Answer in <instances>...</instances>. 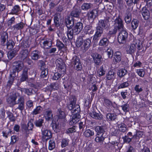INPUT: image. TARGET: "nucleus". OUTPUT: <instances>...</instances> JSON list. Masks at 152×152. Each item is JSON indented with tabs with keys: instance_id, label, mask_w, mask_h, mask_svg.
I'll list each match as a JSON object with an SVG mask.
<instances>
[{
	"instance_id": "nucleus-1",
	"label": "nucleus",
	"mask_w": 152,
	"mask_h": 152,
	"mask_svg": "<svg viewBox=\"0 0 152 152\" xmlns=\"http://www.w3.org/2000/svg\"><path fill=\"white\" fill-rule=\"evenodd\" d=\"M70 103L67 105L68 108L71 112L73 115L72 118L71 117L69 121V124L70 126H72L76 124L80 120L81 118L80 115V105L76 104L77 100L75 96L70 98Z\"/></svg>"
},
{
	"instance_id": "nucleus-2",
	"label": "nucleus",
	"mask_w": 152,
	"mask_h": 152,
	"mask_svg": "<svg viewBox=\"0 0 152 152\" xmlns=\"http://www.w3.org/2000/svg\"><path fill=\"white\" fill-rule=\"evenodd\" d=\"M56 115L57 118H54L51 124L52 129L56 133L59 132L60 128L59 125L61 124V121H62L66 117V115L64 111L60 108L58 109Z\"/></svg>"
},
{
	"instance_id": "nucleus-3",
	"label": "nucleus",
	"mask_w": 152,
	"mask_h": 152,
	"mask_svg": "<svg viewBox=\"0 0 152 152\" xmlns=\"http://www.w3.org/2000/svg\"><path fill=\"white\" fill-rule=\"evenodd\" d=\"M83 28V25L81 22H77L75 24L72 28H69L67 33L69 38H72L73 34H77L79 33Z\"/></svg>"
},
{
	"instance_id": "nucleus-4",
	"label": "nucleus",
	"mask_w": 152,
	"mask_h": 152,
	"mask_svg": "<svg viewBox=\"0 0 152 152\" xmlns=\"http://www.w3.org/2000/svg\"><path fill=\"white\" fill-rule=\"evenodd\" d=\"M56 66L58 68L57 72L62 74H64L66 72V66L64 61L61 58H58L56 61Z\"/></svg>"
},
{
	"instance_id": "nucleus-5",
	"label": "nucleus",
	"mask_w": 152,
	"mask_h": 152,
	"mask_svg": "<svg viewBox=\"0 0 152 152\" xmlns=\"http://www.w3.org/2000/svg\"><path fill=\"white\" fill-rule=\"evenodd\" d=\"M128 37V33L126 30L123 29L121 30L118 37V41L121 44H124L126 42Z\"/></svg>"
},
{
	"instance_id": "nucleus-6",
	"label": "nucleus",
	"mask_w": 152,
	"mask_h": 152,
	"mask_svg": "<svg viewBox=\"0 0 152 152\" xmlns=\"http://www.w3.org/2000/svg\"><path fill=\"white\" fill-rule=\"evenodd\" d=\"M39 66L41 71L40 76L41 78H44L46 77L48 74V69L46 68V65L45 63L43 61H39Z\"/></svg>"
},
{
	"instance_id": "nucleus-7",
	"label": "nucleus",
	"mask_w": 152,
	"mask_h": 152,
	"mask_svg": "<svg viewBox=\"0 0 152 152\" xmlns=\"http://www.w3.org/2000/svg\"><path fill=\"white\" fill-rule=\"evenodd\" d=\"M14 63L16 64L15 68L12 69L10 73L16 76V72L18 73L22 69L24 66V64L22 62L19 61H15Z\"/></svg>"
},
{
	"instance_id": "nucleus-8",
	"label": "nucleus",
	"mask_w": 152,
	"mask_h": 152,
	"mask_svg": "<svg viewBox=\"0 0 152 152\" xmlns=\"http://www.w3.org/2000/svg\"><path fill=\"white\" fill-rule=\"evenodd\" d=\"M42 140L44 142L47 141L52 137V136L51 131L48 129H45L42 131Z\"/></svg>"
},
{
	"instance_id": "nucleus-9",
	"label": "nucleus",
	"mask_w": 152,
	"mask_h": 152,
	"mask_svg": "<svg viewBox=\"0 0 152 152\" xmlns=\"http://www.w3.org/2000/svg\"><path fill=\"white\" fill-rule=\"evenodd\" d=\"M29 69V68L26 66L24 67L23 69L20 79V81L21 82H24L28 79V71Z\"/></svg>"
},
{
	"instance_id": "nucleus-10",
	"label": "nucleus",
	"mask_w": 152,
	"mask_h": 152,
	"mask_svg": "<svg viewBox=\"0 0 152 152\" xmlns=\"http://www.w3.org/2000/svg\"><path fill=\"white\" fill-rule=\"evenodd\" d=\"M74 69L77 71H81L82 69L81 62L79 58H75L74 61Z\"/></svg>"
},
{
	"instance_id": "nucleus-11",
	"label": "nucleus",
	"mask_w": 152,
	"mask_h": 152,
	"mask_svg": "<svg viewBox=\"0 0 152 152\" xmlns=\"http://www.w3.org/2000/svg\"><path fill=\"white\" fill-rule=\"evenodd\" d=\"M24 99L23 96H20L18 98L17 102H16V104H18L17 109L21 111L24 109Z\"/></svg>"
},
{
	"instance_id": "nucleus-12",
	"label": "nucleus",
	"mask_w": 152,
	"mask_h": 152,
	"mask_svg": "<svg viewBox=\"0 0 152 152\" xmlns=\"http://www.w3.org/2000/svg\"><path fill=\"white\" fill-rule=\"evenodd\" d=\"M133 135L131 132H129L126 135L123 137V141L124 143H129L132 140L134 141V138H132Z\"/></svg>"
},
{
	"instance_id": "nucleus-13",
	"label": "nucleus",
	"mask_w": 152,
	"mask_h": 152,
	"mask_svg": "<svg viewBox=\"0 0 152 152\" xmlns=\"http://www.w3.org/2000/svg\"><path fill=\"white\" fill-rule=\"evenodd\" d=\"M114 24V26L117 27L119 30L124 29L122 21L119 17L115 19Z\"/></svg>"
},
{
	"instance_id": "nucleus-14",
	"label": "nucleus",
	"mask_w": 152,
	"mask_h": 152,
	"mask_svg": "<svg viewBox=\"0 0 152 152\" xmlns=\"http://www.w3.org/2000/svg\"><path fill=\"white\" fill-rule=\"evenodd\" d=\"M17 98L16 95L10 96L7 99V103L10 106H13L16 104V100Z\"/></svg>"
},
{
	"instance_id": "nucleus-15",
	"label": "nucleus",
	"mask_w": 152,
	"mask_h": 152,
	"mask_svg": "<svg viewBox=\"0 0 152 152\" xmlns=\"http://www.w3.org/2000/svg\"><path fill=\"white\" fill-rule=\"evenodd\" d=\"M96 134L104 135L105 132V127L104 126H97L95 128Z\"/></svg>"
},
{
	"instance_id": "nucleus-16",
	"label": "nucleus",
	"mask_w": 152,
	"mask_h": 152,
	"mask_svg": "<svg viewBox=\"0 0 152 152\" xmlns=\"http://www.w3.org/2000/svg\"><path fill=\"white\" fill-rule=\"evenodd\" d=\"M106 117L108 122L113 121L115 120L117 117V115L114 113H108L106 114Z\"/></svg>"
},
{
	"instance_id": "nucleus-17",
	"label": "nucleus",
	"mask_w": 152,
	"mask_h": 152,
	"mask_svg": "<svg viewBox=\"0 0 152 152\" xmlns=\"http://www.w3.org/2000/svg\"><path fill=\"white\" fill-rule=\"evenodd\" d=\"M103 104L107 109L108 111H112V109L110 108L112 104V102L109 99L104 98L103 99Z\"/></svg>"
},
{
	"instance_id": "nucleus-18",
	"label": "nucleus",
	"mask_w": 152,
	"mask_h": 152,
	"mask_svg": "<svg viewBox=\"0 0 152 152\" xmlns=\"http://www.w3.org/2000/svg\"><path fill=\"white\" fill-rule=\"evenodd\" d=\"M108 26V23L107 21L105 20H100L98 23V25L97 27L101 28L103 30L104 28H107Z\"/></svg>"
},
{
	"instance_id": "nucleus-19",
	"label": "nucleus",
	"mask_w": 152,
	"mask_h": 152,
	"mask_svg": "<svg viewBox=\"0 0 152 152\" xmlns=\"http://www.w3.org/2000/svg\"><path fill=\"white\" fill-rule=\"evenodd\" d=\"M15 77V75H13L12 74L10 73V76L8 78V80L7 84V88H11L13 83L14 79Z\"/></svg>"
},
{
	"instance_id": "nucleus-20",
	"label": "nucleus",
	"mask_w": 152,
	"mask_h": 152,
	"mask_svg": "<svg viewBox=\"0 0 152 152\" xmlns=\"http://www.w3.org/2000/svg\"><path fill=\"white\" fill-rule=\"evenodd\" d=\"M70 140L66 138H63L61 140V146L62 148H64L69 145Z\"/></svg>"
},
{
	"instance_id": "nucleus-21",
	"label": "nucleus",
	"mask_w": 152,
	"mask_h": 152,
	"mask_svg": "<svg viewBox=\"0 0 152 152\" xmlns=\"http://www.w3.org/2000/svg\"><path fill=\"white\" fill-rule=\"evenodd\" d=\"M8 34L7 33L4 32L1 34L0 38V43L2 45H5V42L8 39Z\"/></svg>"
},
{
	"instance_id": "nucleus-22",
	"label": "nucleus",
	"mask_w": 152,
	"mask_h": 152,
	"mask_svg": "<svg viewBox=\"0 0 152 152\" xmlns=\"http://www.w3.org/2000/svg\"><path fill=\"white\" fill-rule=\"evenodd\" d=\"M95 138V141L99 143H103L105 137L104 135L96 134Z\"/></svg>"
},
{
	"instance_id": "nucleus-23",
	"label": "nucleus",
	"mask_w": 152,
	"mask_h": 152,
	"mask_svg": "<svg viewBox=\"0 0 152 152\" xmlns=\"http://www.w3.org/2000/svg\"><path fill=\"white\" fill-rule=\"evenodd\" d=\"M141 13L143 18L145 20L148 19L150 17L149 12L145 7H143L142 9Z\"/></svg>"
},
{
	"instance_id": "nucleus-24",
	"label": "nucleus",
	"mask_w": 152,
	"mask_h": 152,
	"mask_svg": "<svg viewBox=\"0 0 152 152\" xmlns=\"http://www.w3.org/2000/svg\"><path fill=\"white\" fill-rule=\"evenodd\" d=\"M129 86V83L128 80L125 82H124L122 80L121 82L119 83L117 87L118 89H123L128 88Z\"/></svg>"
},
{
	"instance_id": "nucleus-25",
	"label": "nucleus",
	"mask_w": 152,
	"mask_h": 152,
	"mask_svg": "<svg viewBox=\"0 0 152 152\" xmlns=\"http://www.w3.org/2000/svg\"><path fill=\"white\" fill-rule=\"evenodd\" d=\"M6 114L7 117L9 118L10 122H14L16 120V117L14 116L13 114L10 111H7Z\"/></svg>"
},
{
	"instance_id": "nucleus-26",
	"label": "nucleus",
	"mask_w": 152,
	"mask_h": 152,
	"mask_svg": "<svg viewBox=\"0 0 152 152\" xmlns=\"http://www.w3.org/2000/svg\"><path fill=\"white\" fill-rule=\"evenodd\" d=\"M103 30L102 29L97 27L96 30L94 35L93 39L96 40L98 38L100 37L103 33Z\"/></svg>"
},
{
	"instance_id": "nucleus-27",
	"label": "nucleus",
	"mask_w": 152,
	"mask_h": 152,
	"mask_svg": "<svg viewBox=\"0 0 152 152\" xmlns=\"http://www.w3.org/2000/svg\"><path fill=\"white\" fill-rule=\"evenodd\" d=\"M136 47V46L134 44V42L133 43L131 44L127 49V53L130 54H132L135 51Z\"/></svg>"
},
{
	"instance_id": "nucleus-28",
	"label": "nucleus",
	"mask_w": 152,
	"mask_h": 152,
	"mask_svg": "<svg viewBox=\"0 0 152 152\" xmlns=\"http://www.w3.org/2000/svg\"><path fill=\"white\" fill-rule=\"evenodd\" d=\"M21 129L23 132L25 134L26 137L28 136L29 133L28 132L29 130L28 128L27 125L26 124H23L21 125Z\"/></svg>"
},
{
	"instance_id": "nucleus-29",
	"label": "nucleus",
	"mask_w": 152,
	"mask_h": 152,
	"mask_svg": "<svg viewBox=\"0 0 152 152\" xmlns=\"http://www.w3.org/2000/svg\"><path fill=\"white\" fill-rule=\"evenodd\" d=\"M42 108L41 106H37L32 111L31 114L33 115H36L40 114L42 112Z\"/></svg>"
},
{
	"instance_id": "nucleus-30",
	"label": "nucleus",
	"mask_w": 152,
	"mask_h": 152,
	"mask_svg": "<svg viewBox=\"0 0 152 152\" xmlns=\"http://www.w3.org/2000/svg\"><path fill=\"white\" fill-rule=\"evenodd\" d=\"M44 123V119L40 118L35 121L34 124L36 127L41 128L43 126Z\"/></svg>"
},
{
	"instance_id": "nucleus-31",
	"label": "nucleus",
	"mask_w": 152,
	"mask_h": 152,
	"mask_svg": "<svg viewBox=\"0 0 152 152\" xmlns=\"http://www.w3.org/2000/svg\"><path fill=\"white\" fill-rule=\"evenodd\" d=\"M142 133L141 131L136 130L134 134L133 135L132 138H134V141L136 142L142 136Z\"/></svg>"
},
{
	"instance_id": "nucleus-32",
	"label": "nucleus",
	"mask_w": 152,
	"mask_h": 152,
	"mask_svg": "<svg viewBox=\"0 0 152 152\" xmlns=\"http://www.w3.org/2000/svg\"><path fill=\"white\" fill-rule=\"evenodd\" d=\"M50 91L57 90L58 88V84L57 82L51 83L50 86Z\"/></svg>"
},
{
	"instance_id": "nucleus-33",
	"label": "nucleus",
	"mask_w": 152,
	"mask_h": 152,
	"mask_svg": "<svg viewBox=\"0 0 152 152\" xmlns=\"http://www.w3.org/2000/svg\"><path fill=\"white\" fill-rule=\"evenodd\" d=\"M127 73V71L126 69H121L118 70L117 75L121 78L125 75Z\"/></svg>"
},
{
	"instance_id": "nucleus-34",
	"label": "nucleus",
	"mask_w": 152,
	"mask_h": 152,
	"mask_svg": "<svg viewBox=\"0 0 152 152\" xmlns=\"http://www.w3.org/2000/svg\"><path fill=\"white\" fill-rule=\"evenodd\" d=\"M83 134L85 137H88L94 135V132L93 130L88 129L84 131Z\"/></svg>"
},
{
	"instance_id": "nucleus-35",
	"label": "nucleus",
	"mask_w": 152,
	"mask_h": 152,
	"mask_svg": "<svg viewBox=\"0 0 152 152\" xmlns=\"http://www.w3.org/2000/svg\"><path fill=\"white\" fill-rule=\"evenodd\" d=\"M115 73L113 71L110 70L107 74L106 78L108 80H114L115 78Z\"/></svg>"
},
{
	"instance_id": "nucleus-36",
	"label": "nucleus",
	"mask_w": 152,
	"mask_h": 152,
	"mask_svg": "<svg viewBox=\"0 0 152 152\" xmlns=\"http://www.w3.org/2000/svg\"><path fill=\"white\" fill-rule=\"evenodd\" d=\"M119 143L116 141H112L111 142H109L108 144V148L111 149H113L116 148V146H117L118 148V145Z\"/></svg>"
},
{
	"instance_id": "nucleus-37",
	"label": "nucleus",
	"mask_w": 152,
	"mask_h": 152,
	"mask_svg": "<svg viewBox=\"0 0 152 152\" xmlns=\"http://www.w3.org/2000/svg\"><path fill=\"white\" fill-rule=\"evenodd\" d=\"M80 12L81 10L80 9H76L72 11L71 13V15L73 17L78 18L79 16Z\"/></svg>"
},
{
	"instance_id": "nucleus-38",
	"label": "nucleus",
	"mask_w": 152,
	"mask_h": 152,
	"mask_svg": "<svg viewBox=\"0 0 152 152\" xmlns=\"http://www.w3.org/2000/svg\"><path fill=\"white\" fill-rule=\"evenodd\" d=\"M94 32V31L92 28V27L89 25L86 26L84 28V32L86 34H92Z\"/></svg>"
},
{
	"instance_id": "nucleus-39",
	"label": "nucleus",
	"mask_w": 152,
	"mask_h": 152,
	"mask_svg": "<svg viewBox=\"0 0 152 152\" xmlns=\"http://www.w3.org/2000/svg\"><path fill=\"white\" fill-rule=\"evenodd\" d=\"M97 72L98 74V76L99 77L104 75L105 74L106 71L104 68L103 65H102L100 67L98 70Z\"/></svg>"
},
{
	"instance_id": "nucleus-40",
	"label": "nucleus",
	"mask_w": 152,
	"mask_h": 152,
	"mask_svg": "<svg viewBox=\"0 0 152 152\" xmlns=\"http://www.w3.org/2000/svg\"><path fill=\"white\" fill-rule=\"evenodd\" d=\"M56 147V143L55 141L53 140H50L49 141V145L48 148L50 150H52L53 149Z\"/></svg>"
},
{
	"instance_id": "nucleus-41",
	"label": "nucleus",
	"mask_w": 152,
	"mask_h": 152,
	"mask_svg": "<svg viewBox=\"0 0 152 152\" xmlns=\"http://www.w3.org/2000/svg\"><path fill=\"white\" fill-rule=\"evenodd\" d=\"M51 110H47L46 112V119L47 121H49L51 120L53 118V114Z\"/></svg>"
},
{
	"instance_id": "nucleus-42",
	"label": "nucleus",
	"mask_w": 152,
	"mask_h": 152,
	"mask_svg": "<svg viewBox=\"0 0 152 152\" xmlns=\"http://www.w3.org/2000/svg\"><path fill=\"white\" fill-rule=\"evenodd\" d=\"M19 137L17 135H13L11 137L10 144L11 145H14L19 140Z\"/></svg>"
},
{
	"instance_id": "nucleus-43",
	"label": "nucleus",
	"mask_w": 152,
	"mask_h": 152,
	"mask_svg": "<svg viewBox=\"0 0 152 152\" xmlns=\"http://www.w3.org/2000/svg\"><path fill=\"white\" fill-rule=\"evenodd\" d=\"M118 128L119 131L122 132H125L127 130L126 126L125 124L121 123L118 125Z\"/></svg>"
},
{
	"instance_id": "nucleus-44",
	"label": "nucleus",
	"mask_w": 152,
	"mask_h": 152,
	"mask_svg": "<svg viewBox=\"0 0 152 152\" xmlns=\"http://www.w3.org/2000/svg\"><path fill=\"white\" fill-rule=\"evenodd\" d=\"M93 60L96 65H100L102 63V61L103 60V58H93Z\"/></svg>"
},
{
	"instance_id": "nucleus-45",
	"label": "nucleus",
	"mask_w": 152,
	"mask_h": 152,
	"mask_svg": "<svg viewBox=\"0 0 152 152\" xmlns=\"http://www.w3.org/2000/svg\"><path fill=\"white\" fill-rule=\"evenodd\" d=\"M134 42L136 46H137V49L140 50H141L143 47L142 41L140 39L136 40Z\"/></svg>"
},
{
	"instance_id": "nucleus-46",
	"label": "nucleus",
	"mask_w": 152,
	"mask_h": 152,
	"mask_svg": "<svg viewBox=\"0 0 152 152\" xmlns=\"http://www.w3.org/2000/svg\"><path fill=\"white\" fill-rule=\"evenodd\" d=\"M109 43V41L107 39L104 38L102 39L99 42L100 46H107Z\"/></svg>"
},
{
	"instance_id": "nucleus-47",
	"label": "nucleus",
	"mask_w": 152,
	"mask_h": 152,
	"mask_svg": "<svg viewBox=\"0 0 152 152\" xmlns=\"http://www.w3.org/2000/svg\"><path fill=\"white\" fill-rule=\"evenodd\" d=\"M91 42V40L88 38L83 41V46L84 48L85 49L88 48L90 47Z\"/></svg>"
},
{
	"instance_id": "nucleus-48",
	"label": "nucleus",
	"mask_w": 152,
	"mask_h": 152,
	"mask_svg": "<svg viewBox=\"0 0 152 152\" xmlns=\"http://www.w3.org/2000/svg\"><path fill=\"white\" fill-rule=\"evenodd\" d=\"M92 6L91 4L90 3H84L81 6V9L84 10H86L90 8Z\"/></svg>"
},
{
	"instance_id": "nucleus-49",
	"label": "nucleus",
	"mask_w": 152,
	"mask_h": 152,
	"mask_svg": "<svg viewBox=\"0 0 152 152\" xmlns=\"http://www.w3.org/2000/svg\"><path fill=\"white\" fill-rule=\"evenodd\" d=\"M62 74L58 72H56L54 73V75L52 77V79L54 80H58L61 77Z\"/></svg>"
},
{
	"instance_id": "nucleus-50",
	"label": "nucleus",
	"mask_w": 152,
	"mask_h": 152,
	"mask_svg": "<svg viewBox=\"0 0 152 152\" xmlns=\"http://www.w3.org/2000/svg\"><path fill=\"white\" fill-rule=\"evenodd\" d=\"M136 73L139 76L141 77H143L145 74V70L142 69H137Z\"/></svg>"
},
{
	"instance_id": "nucleus-51",
	"label": "nucleus",
	"mask_w": 152,
	"mask_h": 152,
	"mask_svg": "<svg viewBox=\"0 0 152 152\" xmlns=\"http://www.w3.org/2000/svg\"><path fill=\"white\" fill-rule=\"evenodd\" d=\"M24 26L23 23H18L13 26L14 29L16 30H20L22 29Z\"/></svg>"
},
{
	"instance_id": "nucleus-52",
	"label": "nucleus",
	"mask_w": 152,
	"mask_h": 152,
	"mask_svg": "<svg viewBox=\"0 0 152 152\" xmlns=\"http://www.w3.org/2000/svg\"><path fill=\"white\" fill-rule=\"evenodd\" d=\"M138 25V22L137 19H134L132 20L131 22V26L133 29H136L137 28Z\"/></svg>"
},
{
	"instance_id": "nucleus-53",
	"label": "nucleus",
	"mask_w": 152,
	"mask_h": 152,
	"mask_svg": "<svg viewBox=\"0 0 152 152\" xmlns=\"http://www.w3.org/2000/svg\"><path fill=\"white\" fill-rule=\"evenodd\" d=\"M91 116L93 118L96 119L100 120L101 119L99 113L93 111L91 113Z\"/></svg>"
},
{
	"instance_id": "nucleus-54",
	"label": "nucleus",
	"mask_w": 152,
	"mask_h": 152,
	"mask_svg": "<svg viewBox=\"0 0 152 152\" xmlns=\"http://www.w3.org/2000/svg\"><path fill=\"white\" fill-rule=\"evenodd\" d=\"M76 126H73L72 127L69 128L67 129L66 133L67 134L74 133L76 132Z\"/></svg>"
},
{
	"instance_id": "nucleus-55",
	"label": "nucleus",
	"mask_w": 152,
	"mask_h": 152,
	"mask_svg": "<svg viewBox=\"0 0 152 152\" xmlns=\"http://www.w3.org/2000/svg\"><path fill=\"white\" fill-rule=\"evenodd\" d=\"M52 40L50 39H48V40H45L42 43V47L44 48H48L49 47L48 44L50 42H52Z\"/></svg>"
},
{
	"instance_id": "nucleus-56",
	"label": "nucleus",
	"mask_w": 152,
	"mask_h": 152,
	"mask_svg": "<svg viewBox=\"0 0 152 152\" xmlns=\"http://www.w3.org/2000/svg\"><path fill=\"white\" fill-rule=\"evenodd\" d=\"M122 110L125 112H127L129 110V105L128 104L126 103L121 106Z\"/></svg>"
},
{
	"instance_id": "nucleus-57",
	"label": "nucleus",
	"mask_w": 152,
	"mask_h": 152,
	"mask_svg": "<svg viewBox=\"0 0 152 152\" xmlns=\"http://www.w3.org/2000/svg\"><path fill=\"white\" fill-rule=\"evenodd\" d=\"M15 45L14 42L12 40H9L7 44V48L9 49H12Z\"/></svg>"
},
{
	"instance_id": "nucleus-58",
	"label": "nucleus",
	"mask_w": 152,
	"mask_h": 152,
	"mask_svg": "<svg viewBox=\"0 0 152 152\" xmlns=\"http://www.w3.org/2000/svg\"><path fill=\"white\" fill-rule=\"evenodd\" d=\"M56 45L59 50L62 49L64 47V45L58 39L57 40Z\"/></svg>"
},
{
	"instance_id": "nucleus-59",
	"label": "nucleus",
	"mask_w": 152,
	"mask_h": 152,
	"mask_svg": "<svg viewBox=\"0 0 152 152\" xmlns=\"http://www.w3.org/2000/svg\"><path fill=\"white\" fill-rule=\"evenodd\" d=\"M20 10V7L18 5H15L11 11V13L13 14H15Z\"/></svg>"
},
{
	"instance_id": "nucleus-60",
	"label": "nucleus",
	"mask_w": 152,
	"mask_h": 152,
	"mask_svg": "<svg viewBox=\"0 0 152 152\" xmlns=\"http://www.w3.org/2000/svg\"><path fill=\"white\" fill-rule=\"evenodd\" d=\"M110 132L112 136H118L119 131L114 128H112L110 130Z\"/></svg>"
},
{
	"instance_id": "nucleus-61",
	"label": "nucleus",
	"mask_w": 152,
	"mask_h": 152,
	"mask_svg": "<svg viewBox=\"0 0 152 152\" xmlns=\"http://www.w3.org/2000/svg\"><path fill=\"white\" fill-rule=\"evenodd\" d=\"M83 40L82 38H78L77 40L76 45L77 47H80L83 45Z\"/></svg>"
},
{
	"instance_id": "nucleus-62",
	"label": "nucleus",
	"mask_w": 152,
	"mask_h": 152,
	"mask_svg": "<svg viewBox=\"0 0 152 152\" xmlns=\"http://www.w3.org/2000/svg\"><path fill=\"white\" fill-rule=\"evenodd\" d=\"M134 89L136 92L138 94L143 90L142 88L140 87L139 85H136L134 87Z\"/></svg>"
},
{
	"instance_id": "nucleus-63",
	"label": "nucleus",
	"mask_w": 152,
	"mask_h": 152,
	"mask_svg": "<svg viewBox=\"0 0 152 152\" xmlns=\"http://www.w3.org/2000/svg\"><path fill=\"white\" fill-rule=\"evenodd\" d=\"M60 16L59 13L56 14L54 16V22L56 25H57L59 24V18L58 17Z\"/></svg>"
},
{
	"instance_id": "nucleus-64",
	"label": "nucleus",
	"mask_w": 152,
	"mask_h": 152,
	"mask_svg": "<svg viewBox=\"0 0 152 152\" xmlns=\"http://www.w3.org/2000/svg\"><path fill=\"white\" fill-rule=\"evenodd\" d=\"M27 125L29 131H32L33 130L34 125L31 120L28 121Z\"/></svg>"
}]
</instances>
